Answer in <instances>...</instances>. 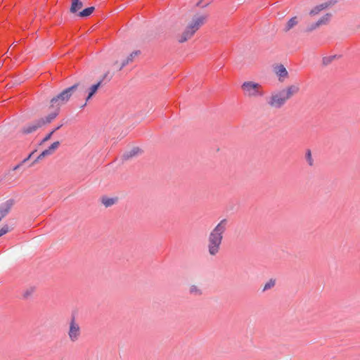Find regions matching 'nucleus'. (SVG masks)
Segmentation results:
<instances>
[{"label":"nucleus","mask_w":360,"mask_h":360,"mask_svg":"<svg viewBox=\"0 0 360 360\" xmlns=\"http://www.w3.org/2000/svg\"><path fill=\"white\" fill-rule=\"evenodd\" d=\"M300 84H293L285 88L273 91L266 100L267 105L274 109H280L295 95L300 91Z\"/></svg>","instance_id":"nucleus-1"},{"label":"nucleus","mask_w":360,"mask_h":360,"mask_svg":"<svg viewBox=\"0 0 360 360\" xmlns=\"http://www.w3.org/2000/svg\"><path fill=\"white\" fill-rule=\"evenodd\" d=\"M228 221L221 219L210 231L207 238V251L210 256H216L220 251Z\"/></svg>","instance_id":"nucleus-2"},{"label":"nucleus","mask_w":360,"mask_h":360,"mask_svg":"<svg viewBox=\"0 0 360 360\" xmlns=\"http://www.w3.org/2000/svg\"><path fill=\"white\" fill-rule=\"evenodd\" d=\"M207 15L197 13L187 22L181 32L176 33V39L179 43H184L191 39L195 33L206 22Z\"/></svg>","instance_id":"nucleus-3"},{"label":"nucleus","mask_w":360,"mask_h":360,"mask_svg":"<svg viewBox=\"0 0 360 360\" xmlns=\"http://www.w3.org/2000/svg\"><path fill=\"white\" fill-rule=\"evenodd\" d=\"M79 86V84L77 83L72 85V86L65 89L58 95L53 97L50 102V107L53 109V111L51 112V113H57L58 115L60 107L64 105L69 101L73 92L77 89Z\"/></svg>","instance_id":"nucleus-4"},{"label":"nucleus","mask_w":360,"mask_h":360,"mask_svg":"<svg viewBox=\"0 0 360 360\" xmlns=\"http://www.w3.org/2000/svg\"><path fill=\"white\" fill-rule=\"evenodd\" d=\"M241 89L246 98L262 97L264 95L262 85L253 81H247L242 84Z\"/></svg>","instance_id":"nucleus-5"},{"label":"nucleus","mask_w":360,"mask_h":360,"mask_svg":"<svg viewBox=\"0 0 360 360\" xmlns=\"http://www.w3.org/2000/svg\"><path fill=\"white\" fill-rule=\"evenodd\" d=\"M56 117L57 113H50L46 117H41L28 124L27 127L22 129V131L24 134L32 133L43 126L51 123Z\"/></svg>","instance_id":"nucleus-6"},{"label":"nucleus","mask_w":360,"mask_h":360,"mask_svg":"<svg viewBox=\"0 0 360 360\" xmlns=\"http://www.w3.org/2000/svg\"><path fill=\"white\" fill-rule=\"evenodd\" d=\"M113 72H110L108 71L105 72L100 80L93 85H91L88 89V95L86 98V101H89L94 95L97 92L98 88L102 85V83L105 81H109L112 77Z\"/></svg>","instance_id":"nucleus-7"},{"label":"nucleus","mask_w":360,"mask_h":360,"mask_svg":"<svg viewBox=\"0 0 360 360\" xmlns=\"http://www.w3.org/2000/svg\"><path fill=\"white\" fill-rule=\"evenodd\" d=\"M188 293L193 297H201L204 295V288L202 284L198 281L190 283L186 288Z\"/></svg>","instance_id":"nucleus-8"},{"label":"nucleus","mask_w":360,"mask_h":360,"mask_svg":"<svg viewBox=\"0 0 360 360\" xmlns=\"http://www.w3.org/2000/svg\"><path fill=\"white\" fill-rule=\"evenodd\" d=\"M81 335L80 327L73 319L70 323L68 330V338L72 342H76L79 340Z\"/></svg>","instance_id":"nucleus-9"},{"label":"nucleus","mask_w":360,"mask_h":360,"mask_svg":"<svg viewBox=\"0 0 360 360\" xmlns=\"http://www.w3.org/2000/svg\"><path fill=\"white\" fill-rule=\"evenodd\" d=\"M140 54V51H134L131 53L125 60H124L122 63H119L118 62H115L114 65L115 66L116 71L121 70L125 65L129 63H132L135 58L138 57Z\"/></svg>","instance_id":"nucleus-10"},{"label":"nucleus","mask_w":360,"mask_h":360,"mask_svg":"<svg viewBox=\"0 0 360 360\" xmlns=\"http://www.w3.org/2000/svg\"><path fill=\"white\" fill-rule=\"evenodd\" d=\"M274 71L281 82H283L288 77V72L283 65H276L274 67Z\"/></svg>","instance_id":"nucleus-11"},{"label":"nucleus","mask_w":360,"mask_h":360,"mask_svg":"<svg viewBox=\"0 0 360 360\" xmlns=\"http://www.w3.org/2000/svg\"><path fill=\"white\" fill-rule=\"evenodd\" d=\"M13 205V200H8L0 205V221L8 214Z\"/></svg>","instance_id":"nucleus-12"},{"label":"nucleus","mask_w":360,"mask_h":360,"mask_svg":"<svg viewBox=\"0 0 360 360\" xmlns=\"http://www.w3.org/2000/svg\"><path fill=\"white\" fill-rule=\"evenodd\" d=\"M330 18V14L327 13L326 15L323 16L321 18H320L316 22L309 25L307 28V31H308V32L313 31V30H316V28H318L319 27H320L321 25L326 24L329 21Z\"/></svg>","instance_id":"nucleus-13"},{"label":"nucleus","mask_w":360,"mask_h":360,"mask_svg":"<svg viewBox=\"0 0 360 360\" xmlns=\"http://www.w3.org/2000/svg\"><path fill=\"white\" fill-rule=\"evenodd\" d=\"M299 22V19L297 16H294L291 18L285 24L283 31L285 32H288L291 29H292L295 26H296Z\"/></svg>","instance_id":"nucleus-14"},{"label":"nucleus","mask_w":360,"mask_h":360,"mask_svg":"<svg viewBox=\"0 0 360 360\" xmlns=\"http://www.w3.org/2000/svg\"><path fill=\"white\" fill-rule=\"evenodd\" d=\"M83 7V3L80 0H72L70 11L72 13H76Z\"/></svg>","instance_id":"nucleus-15"},{"label":"nucleus","mask_w":360,"mask_h":360,"mask_svg":"<svg viewBox=\"0 0 360 360\" xmlns=\"http://www.w3.org/2000/svg\"><path fill=\"white\" fill-rule=\"evenodd\" d=\"M329 6L328 4L327 3H324V4H321L317 6H316L314 8H313L309 14L311 15H317L319 12H321V11L324 10L325 8H326L328 6Z\"/></svg>","instance_id":"nucleus-16"},{"label":"nucleus","mask_w":360,"mask_h":360,"mask_svg":"<svg viewBox=\"0 0 360 360\" xmlns=\"http://www.w3.org/2000/svg\"><path fill=\"white\" fill-rule=\"evenodd\" d=\"M94 10L95 8L94 6H91L79 11L77 15L81 18H86L89 16L94 11Z\"/></svg>","instance_id":"nucleus-17"},{"label":"nucleus","mask_w":360,"mask_h":360,"mask_svg":"<svg viewBox=\"0 0 360 360\" xmlns=\"http://www.w3.org/2000/svg\"><path fill=\"white\" fill-rule=\"evenodd\" d=\"M117 198L103 197L101 198V202L105 205V207H108L114 205L117 202Z\"/></svg>","instance_id":"nucleus-18"},{"label":"nucleus","mask_w":360,"mask_h":360,"mask_svg":"<svg viewBox=\"0 0 360 360\" xmlns=\"http://www.w3.org/2000/svg\"><path fill=\"white\" fill-rule=\"evenodd\" d=\"M141 152V150L140 148L136 147V148H132L131 150H129V152L126 153L124 155V158L126 159H128L129 158H132L135 155H136L137 154H139V153Z\"/></svg>","instance_id":"nucleus-19"},{"label":"nucleus","mask_w":360,"mask_h":360,"mask_svg":"<svg viewBox=\"0 0 360 360\" xmlns=\"http://www.w3.org/2000/svg\"><path fill=\"white\" fill-rule=\"evenodd\" d=\"M276 284V281L275 279H270L263 286V288H262V291L264 292V291H266L271 288H272L273 287H274Z\"/></svg>","instance_id":"nucleus-20"},{"label":"nucleus","mask_w":360,"mask_h":360,"mask_svg":"<svg viewBox=\"0 0 360 360\" xmlns=\"http://www.w3.org/2000/svg\"><path fill=\"white\" fill-rule=\"evenodd\" d=\"M52 153L49 150V149H46L45 150H44L37 158V160H41L42 158H44V157L47 156V155H51Z\"/></svg>","instance_id":"nucleus-21"},{"label":"nucleus","mask_w":360,"mask_h":360,"mask_svg":"<svg viewBox=\"0 0 360 360\" xmlns=\"http://www.w3.org/2000/svg\"><path fill=\"white\" fill-rule=\"evenodd\" d=\"M60 145L59 141L53 142L49 148V150L53 153V152L58 148Z\"/></svg>","instance_id":"nucleus-22"},{"label":"nucleus","mask_w":360,"mask_h":360,"mask_svg":"<svg viewBox=\"0 0 360 360\" xmlns=\"http://www.w3.org/2000/svg\"><path fill=\"white\" fill-rule=\"evenodd\" d=\"M306 158H307V160L309 165L310 166L313 165V159H312V155H311V153L310 150H307V152L306 153Z\"/></svg>","instance_id":"nucleus-23"},{"label":"nucleus","mask_w":360,"mask_h":360,"mask_svg":"<svg viewBox=\"0 0 360 360\" xmlns=\"http://www.w3.org/2000/svg\"><path fill=\"white\" fill-rule=\"evenodd\" d=\"M8 231H9V229H8V226L7 225L3 226L0 229V236H2L3 235L6 234V233L8 232Z\"/></svg>","instance_id":"nucleus-24"},{"label":"nucleus","mask_w":360,"mask_h":360,"mask_svg":"<svg viewBox=\"0 0 360 360\" xmlns=\"http://www.w3.org/2000/svg\"><path fill=\"white\" fill-rule=\"evenodd\" d=\"M54 133V131H51L49 134H48L44 138V139L42 140V142H46L47 141H49L51 138V136Z\"/></svg>","instance_id":"nucleus-25"},{"label":"nucleus","mask_w":360,"mask_h":360,"mask_svg":"<svg viewBox=\"0 0 360 360\" xmlns=\"http://www.w3.org/2000/svg\"><path fill=\"white\" fill-rule=\"evenodd\" d=\"M62 126H63V124H60V125H58V127H56V128H55V129H53L52 131H54V132H55L56 131H57L58 129H59Z\"/></svg>","instance_id":"nucleus-26"}]
</instances>
